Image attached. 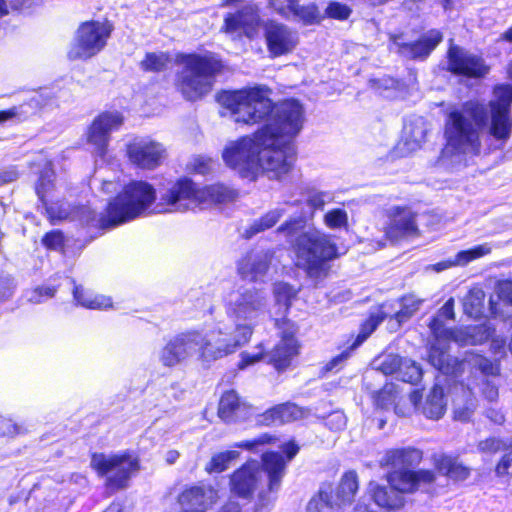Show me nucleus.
Wrapping results in <instances>:
<instances>
[{"mask_svg": "<svg viewBox=\"0 0 512 512\" xmlns=\"http://www.w3.org/2000/svg\"><path fill=\"white\" fill-rule=\"evenodd\" d=\"M272 89L264 84L221 90L217 101L236 121L247 125L264 123L252 136L240 137L222 153L225 164L251 181L260 173L281 180L293 169L296 151L293 138L301 131L304 110L294 98L278 104L272 98Z\"/></svg>", "mask_w": 512, "mask_h": 512, "instance_id": "1", "label": "nucleus"}, {"mask_svg": "<svg viewBox=\"0 0 512 512\" xmlns=\"http://www.w3.org/2000/svg\"><path fill=\"white\" fill-rule=\"evenodd\" d=\"M492 93L487 104L468 100L461 109L447 113L443 130L447 146L456 152L479 155L485 128L495 141L502 145L508 142L512 135V84H496Z\"/></svg>", "mask_w": 512, "mask_h": 512, "instance_id": "2", "label": "nucleus"}, {"mask_svg": "<svg viewBox=\"0 0 512 512\" xmlns=\"http://www.w3.org/2000/svg\"><path fill=\"white\" fill-rule=\"evenodd\" d=\"M280 451L268 450L261 454L260 463L247 460L229 475L230 492L242 499H251L258 488L260 471L267 478L266 488L260 491L252 512H267L282 485L289 463L297 456L300 445L295 439L282 443Z\"/></svg>", "mask_w": 512, "mask_h": 512, "instance_id": "3", "label": "nucleus"}, {"mask_svg": "<svg viewBox=\"0 0 512 512\" xmlns=\"http://www.w3.org/2000/svg\"><path fill=\"white\" fill-rule=\"evenodd\" d=\"M175 60L181 65L175 77V88L190 102L206 97L213 90L217 77L226 69L222 57L212 51L178 53Z\"/></svg>", "mask_w": 512, "mask_h": 512, "instance_id": "4", "label": "nucleus"}, {"mask_svg": "<svg viewBox=\"0 0 512 512\" xmlns=\"http://www.w3.org/2000/svg\"><path fill=\"white\" fill-rule=\"evenodd\" d=\"M157 202L155 187L145 180H130L110 198L99 217V227L111 229L133 221Z\"/></svg>", "mask_w": 512, "mask_h": 512, "instance_id": "5", "label": "nucleus"}, {"mask_svg": "<svg viewBox=\"0 0 512 512\" xmlns=\"http://www.w3.org/2000/svg\"><path fill=\"white\" fill-rule=\"evenodd\" d=\"M294 251L296 267L314 280L327 277L330 268L328 262L337 256V247L330 236L318 231L300 234L296 239Z\"/></svg>", "mask_w": 512, "mask_h": 512, "instance_id": "6", "label": "nucleus"}, {"mask_svg": "<svg viewBox=\"0 0 512 512\" xmlns=\"http://www.w3.org/2000/svg\"><path fill=\"white\" fill-rule=\"evenodd\" d=\"M90 458L92 470L100 477L106 476L104 485L110 494L126 489L141 469L140 458L129 450L110 456L94 452Z\"/></svg>", "mask_w": 512, "mask_h": 512, "instance_id": "7", "label": "nucleus"}, {"mask_svg": "<svg viewBox=\"0 0 512 512\" xmlns=\"http://www.w3.org/2000/svg\"><path fill=\"white\" fill-rule=\"evenodd\" d=\"M114 30V23L108 18L81 22L67 52L68 59L87 61L97 56L107 47Z\"/></svg>", "mask_w": 512, "mask_h": 512, "instance_id": "8", "label": "nucleus"}, {"mask_svg": "<svg viewBox=\"0 0 512 512\" xmlns=\"http://www.w3.org/2000/svg\"><path fill=\"white\" fill-rule=\"evenodd\" d=\"M191 333L195 336L196 342L193 344V351L198 353L199 360L210 363L232 355L248 344L254 333V328L250 324H237L232 337L215 340L206 338L198 330H191Z\"/></svg>", "mask_w": 512, "mask_h": 512, "instance_id": "9", "label": "nucleus"}, {"mask_svg": "<svg viewBox=\"0 0 512 512\" xmlns=\"http://www.w3.org/2000/svg\"><path fill=\"white\" fill-rule=\"evenodd\" d=\"M198 208V183L188 176L169 181L151 212L169 214Z\"/></svg>", "mask_w": 512, "mask_h": 512, "instance_id": "10", "label": "nucleus"}, {"mask_svg": "<svg viewBox=\"0 0 512 512\" xmlns=\"http://www.w3.org/2000/svg\"><path fill=\"white\" fill-rule=\"evenodd\" d=\"M445 70L450 74L467 80H480L490 73V65L478 54L464 47L450 43L446 51Z\"/></svg>", "mask_w": 512, "mask_h": 512, "instance_id": "11", "label": "nucleus"}, {"mask_svg": "<svg viewBox=\"0 0 512 512\" xmlns=\"http://www.w3.org/2000/svg\"><path fill=\"white\" fill-rule=\"evenodd\" d=\"M124 123L125 117L121 111H101L87 126L85 141L94 148L97 155L104 157L109 149L111 133L120 130Z\"/></svg>", "mask_w": 512, "mask_h": 512, "instance_id": "12", "label": "nucleus"}, {"mask_svg": "<svg viewBox=\"0 0 512 512\" xmlns=\"http://www.w3.org/2000/svg\"><path fill=\"white\" fill-rule=\"evenodd\" d=\"M431 335L437 341L445 343L455 342L459 346L477 345L488 341L495 333V328L489 325H477L474 327V334L461 327H444L442 319L431 317L428 322Z\"/></svg>", "mask_w": 512, "mask_h": 512, "instance_id": "13", "label": "nucleus"}, {"mask_svg": "<svg viewBox=\"0 0 512 512\" xmlns=\"http://www.w3.org/2000/svg\"><path fill=\"white\" fill-rule=\"evenodd\" d=\"M400 38V34L390 36V41L400 56L413 61H424L443 41V33L438 29H430L411 42H401Z\"/></svg>", "mask_w": 512, "mask_h": 512, "instance_id": "14", "label": "nucleus"}, {"mask_svg": "<svg viewBox=\"0 0 512 512\" xmlns=\"http://www.w3.org/2000/svg\"><path fill=\"white\" fill-rule=\"evenodd\" d=\"M264 38L267 51L271 58H277L291 53L298 44V36L287 25L275 20L264 24Z\"/></svg>", "mask_w": 512, "mask_h": 512, "instance_id": "15", "label": "nucleus"}, {"mask_svg": "<svg viewBox=\"0 0 512 512\" xmlns=\"http://www.w3.org/2000/svg\"><path fill=\"white\" fill-rule=\"evenodd\" d=\"M126 155L134 166L154 170L162 164L165 149L150 139H134L126 145Z\"/></svg>", "mask_w": 512, "mask_h": 512, "instance_id": "16", "label": "nucleus"}, {"mask_svg": "<svg viewBox=\"0 0 512 512\" xmlns=\"http://www.w3.org/2000/svg\"><path fill=\"white\" fill-rule=\"evenodd\" d=\"M388 223L384 228L387 239L398 241L407 237L420 235L416 223V214L410 212L406 206H394L387 213Z\"/></svg>", "mask_w": 512, "mask_h": 512, "instance_id": "17", "label": "nucleus"}, {"mask_svg": "<svg viewBox=\"0 0 512 512\" xmlns=\"http://www.w3.org/2000/svg\"><path fill=\"white\" fill-rule=\"evenodd\" d=\"M388 484L404 494L415 493L421 484H432L436 481V473L431 469H397L386 476Z\"/></svg>", "mask_w": 512, "mask_h": 512, "instance_id": "18", "label": "nucleus"}, {"mask_svg": "<svg viewBox=\"0 0 512 512\" xmlns=\"http://www.w3.org/2000/svg\"><path fill=\"white\" fill-rule=\"evenodd\" d=\"M195 337L191 330L182 332L170 339L162 348L160 361L165 367H175L190 357L193 351V344H196Z\"/></svg>", "mask_w": 512, "mask_h": 512, "instance_id": "19", "label": "nucleus"}, {"mask_svg": "<svg viewBox=\"0 0 512 512\" xmlns=\"http://www.w3.org/2000/svg\"><path fill=\"white\" fill-rule=\"evenodd\" d=\"M301 352V343L277 341L266 352V363L278 374L285 373L295 366V362Z\"/></svg>", "mask_w": 512, "mask_h": 512, "instance_id": "20", "label": "nucleus"}, {"mask_svg": "<svg viewBox=\"0 0 512 512\" xmlns=\"http://www.w3.org/2000/svg\"><path fill=\"white\" fill-rule=\"evenodd\" d=\"M237 197V190L224 183L215 182L202 186L198 184V208L226 204Z\"/></svg>", "mask_w": 512, "mask_h": 512, "instance_id": "21", "label": "nucleus"}, {"mask_svg": "<svg viewBox=\"0 0 512 512\" xmlns=\"http://www.w3.org/2000/svg\"><path fill=\"white\" fill-rule=\"evenodd\" d=\"M423 459V452L415 447H403L388 449L382 460L381 466L393 470L411 469L418 466Z\"/></svg>", "mask_w": 512, "mask_h": 512, "instance_id": "22", "label": "nucleus"}, {"mask_svg": "<svg viewBox=\"0 0 512 512\" xmlns=\"http://www.w3.org/2000/svg\"><path fill=\"white\" fill-rule=\"evenodd\" d=\"M434 472L453 482H462L470 477L471 469L458 460V457L441 454L433 458Z\"/></svg>", "mask_w": 512, "mask_h": 512, "instance_id": "23", "label": "nucleus"}, {"mask_svg": "<svg viewBox=\"0 0 512 512\" xmlns=\"http://www.w3.org/2000/svg\"><path fill=\"white\" fill-rule=\"evenodd\" d=\"M301 414L300 408L291 402L274 405L257 417L260 426H273L295 421Z\"/></svg>", "mask_w": 512, "mask_h": 512, "instance_id": "24", "label": "nucleus"}, {"mask_svg": "<svg viewBox=\"0 0 512 512\" xmlns=\"http://www.w3.org/2000/svg\"><path fill=\"white\" fill-rule=\"evenodd\" d=\"M207 492L204 485H189L177 495L181 512H206Z\"/></svg>", "mask_w": 512, "mask_h": 512, "instance_id": "25", "label": "nucleus"}, {"mask_svg": "<svg viewBox=\"0 0 512 512\" xmlns=\"http://www.w3.org/2000/svg\"><path fill=\"white\" fill-rule=\"evenodd\" d=\"M371 497L377 506L387 512L400 510L406 504L404 495L390 485H375L371 490Z\"/></svg>", "mask_w": 512, "mask_h": 512, "instance_id": "26", "label": "nucleus"}, {"mask_svg": "<svg viewBox=\"0 0 512 512\" xmlns=\"http://www.w3.org/2000/svg\"><path fill=\"white\" fill-rule=\"evenodd\" d=\"M245 13L242 9L234 13H227L224 16L223 24L220 31L226 34H233L239 30H243V34L248 39H253L258 31L259 20H244Z\"/></svg>", "mask_w": 512, "mask_h": 512, "instance_id": "27", "label": "nucleus"}, {"mask_svg": "<svg viewBox=\"0 0 512 512\" xmlns=\"http://www.w3.org/2000/svg\"><path fill=\"white\" fill-rule=\"evenodd\" d=\"M428 358L431 365L444 374H458L464 370L463 359L449 357L445 348L431 346Z\"/></svg>", "mask_w": 512, "mask_h": 512, "instance_id": "28", "label": "nucleus"}, {"mask_svg": "<svg viewBox=\"0 0 512 512\" xmlns=\"http://www.w3.org/2000/svg\"><path fill=\"white\" fill-rule=\"evenodd\" d=\"M269 269V262L261 257L246 253L238 262L237 271L242 279L257 281L259 277L265 275Z\"/></svg>", "mask_w": 512, "mask_h": 512, "instance_id": "29", "label": "nucleus"}, {"mask_svg": "<svg viewBox=\"0 0 512 512\" xmlns=\"http://www.w3.org/2000/svg\"><path fill=\"white\" fill-rule=\"evenodd\" d=\"M72 282L74 284L72 291L73 300L75 301L76 305L90 310H105L113 307V301L111 297L104 295L88 297L86 296L85 291L81 285L76 284L74 280Z\"/></svg>", "mask_w": 512, "mask_h": 512, "instance_id": "30", "label": "nucleus"}, {"mask_svg": "<svg viewBox=\"0 0 512 512\" xmlns=\"http://www.w3.org/2000/svg\"><path fill=\"white\" fill-rule=\"evenodd\" d=\"M463 361L464 364H469L471 368L479 371L486 377H497L500 375L501 367L499 360H492L482 354L474 351H468L466 352Z\"/></svg>", "mask_w": 512, "mask_h": 512, "instance_id": "31", "label": "nucleus"}, {"mask_svg": "<svg viewBox=\"0 0 512 512\" xmlns=\"http://www.w3.org/2000/svg\"><path fill=\"white\" fill-rule=\"evenodd\" d=\"M240 406L238 394L234 390H227L220 397L217 415L225 423H232L237 418Z\"/></svg>", "mask_w": 512, "mask_h": 512, "instance_id": "32", "label": "nucleus"}, {"mask_svg": "<svg viewBox=\"0 0 512 512\" xmlns=\"http://www.w3.org/2000/svg\"><path fill=\"white\" fill-rule=\"evenodd\" d=\"M445 411L444 394L440 387L435 386L428 394L422 406V413L428 419L439 420L445 414Z\"/></svg>", "mask_w": 512, "mask_h": 512, "instance_id": "33", "label": "nucleus"}, {"mask_svg": "<svg viewBox=\"0 0 512 512\" xmlns=\"http://www.w3.org/2000/svg\"><path fill=\"white\" fill-rule=\"evenodd\" d=\"M170 60L166 52H146L139 66L145 73H161L168 68Z\"/></svg>", "mask_w": 512, "mask_h": 512, "instance_id": "34", "label": "nucleus"}, {"mask_svg": "<svg viewBox=\"0 0 512 512\" xmlns=\"http://www.w3.org/2000/svg\"><path fill=\"white\" fill-rule=\"evenodd\" d=\"M67 236L61 229H51L41 237V245L47 251L65 253L67 248Z\"/></svg>", "mask_w": 512, "mask_h": 512, "instance_id": "35", "label": "nucleus"}, {"mask_svg": "<svg viewBox=\"0 0 512 512\" xmlns=\"http://www.w3.org/2000/svg\"><path fill=\"white\" fill-rule=\"evenodd\" d=\"M239 453L235 450H226L214 454L205 466V471L209 474L222 473L228 469L231 461L235 460Z\"/></svg>", "mask_w": 512, "mask_h": 512, "instance_id": "36", "label": "nucleus"}, {"mask_svg": "<svg viewBox=\"0 0 512 512\" xmlns=\"http://www.w3.org/2000/svg\"><path fill=\"white\" fill-rule=\"evenodd\" d=\"M388 318V315L382 311L370 314L361 324L360 332L354 338V349L362 344L378 327L380 323Z\"/></svg>", "mask_w": 512, "mask_h": 512, "instance_id": "37", "label": "nucleus"}, {"mask_svg": "<svg viewBox=\"0 0 512 512\" xmlns=\"http://www.w3.org/2000/svg\"><path fill=\"white\" fill-rule=\"evenodd\" d=\"M274 327L278 330V341L300 343L297 338L298 325L284 316L273 320Z\"/></svg>", "mask_w": 512, "mask_h": 512, "instance_id": "38", "label": "nucleus"}, {"mask_svg": "<svg viewBox=\"0 0 512 512\" xmlns=\"http://www.w3.org/2000/svg\"><path fill=\"white\" fill-rule=\"evenodd\" d=\"M280 218V213L276 210L268 211L259 219L255 220L244 232L245 238L249 239L254 235L272 228Z\"/></svg>", "mask_w": 512, "mask_h": 512, "instance_id": "39", "label": "nucleus"}, {"mask_svg": "<svg viewBox=\"0 0 512 512\" xmlns=\"http://www.w3.org/2000/svg\"><path fill=\"white\" fill-rule=\"evenodd\" d=\"M291 14L303 25L319 24L323 20V15L315 3L300 5Z\"/></svg>", "mask_w": 512, "mask_h": 512, "instance_id": "40", "label": "nucleus"}, {"mask_svg": "<svg viewBox=\"0 0 512 512\" xmlns=\"http://www.w3.org/2000/svg\"><path fill=\"white\" fill-rule=\"evenodd\" d=\"M280 438L273 433L265 432L253 439L244 440L235 443L234 447L248 450L251 452H257L260 446H273L279 442Z\"/></svg>", "mask_w": 512, "mask_h": 512, "instance_id": "41", "label": "nucleus"}, {"mask_svg": "<svg viewBox=\"0 0 512 512\" xmlns=\"http://www.w3.org/2000/svg\"><path fill=\"white\" fill-rule=\"evenodd\" d=\"M485 294L481 290L469 291L463 302L464 313L472 318L478 317L483 308Z\"/></svg>", "mask_w": 512, "mask_h": 512, "instance_id": "42", "label": "nucleus"}, {"mask_svg": "<svg viewBox=\"0 0 512 512\" xmlns=\"http://www.w3.org/2000/svg\"><path fill=\"white\" fill-rule=\"evenodd\" d=\"M54 186L52 173L47 171L41 172L35 183L34 190L42 205H46L49 201L48 197L54 190Z\"/></svg>", "mask_w": 512, "mask_h": 512, "instance_id": "43", "label": "nucleus"}, {"mask_svg": "<svg viewBox=\"0 0 512 512\" xmlns=\"http://www.w3.org/2000/svg\"><path fill=\"white\" fill-rule=\"evenodd\" d=\"M332 495L325 490H319L308 502L307 512H324L326 508H332Z\"/></svg>", "mask_w": 512, "mask_h": 512, "instance_id": "44", "label": "nucleus"}, {"mask_svg": "<svg viewBox=\"0 0 512 512\" xmlns=\"http://www.w3.org/2000/svg\"><path fill=\"white\" fill-rule=\"evenodd\" d=\"M274 295L278 303L282 302L288 312L292 306V301L296 298L297 291L289 283L281 282L275 287Z\"/></svg>", "mask_w": 512, "mask_h": 512, "instance_id": "45", "label": "nucleus"}, {"mask_svg": "<svg viewBox=\"0 0 512 512\" xmlns=\"http://www.w3.org/2000/svg\"><path fill=\"white\" fill-rule=\"evenodd\" d=\"M495 473L498 477L512 476V441L504 447L503 455L495 466Z\"/></svg>", "mask_w": 512, "mask_h": 512, "instance_id": "46", "label": "nucleus"}, {"mask_svg": "<svg viewBox=\"0 0 512 512\" xmlns=\"http://www.w3.org/2000/svg\"><path fill=\"white\" fill-rule=\"evenodd\" d=\"M396 398L395 387L392 383H386L381 389L375 392V405L381 409H387L393 404Z\"/></svg>", "mask_w": 512, "mask_h": 512, "instance_id": "47", "label": "nucleus"}, {"mask_svg": "<svg viewBox=\"0 0 512 512\" xmlns=\"http://www.w3.org/2000/svg\"><path fill=\"white\" fill-rule=\"evenodd\" d=\"M260 351L258 353H248L242 352L240 354V359L236 364L238 370H245L246 368L253 366L264 359H266V351L264 348V344L261 342L256 346Z\"/></svg>", "mask_w": 512, "mask_h": 512, "instance_id": "48", "label": "nucleus"}, {"mask_svg": "<svg viewBox=\"0 0 512 512\" xmlns=\"http://www.w3.org/2000/svg\"><path fill=\"white\" fill-rule=\"evenodd\" d=\"M497 301L506 307L512 306V279H500L495 283Z\"/></svg>", "mask_w": 512, "mask_h": 512, "instance_id": "49", "label": "nucleus"}, {"mask_svg": "<svg viewBox=\"0 0 512 512\" xmlns=\"http://www.w3.org/2000/svg\"><path fill=\"white\" fill-rule=\"evenodd\" d=\"M488 252V248H485L482 245H477L473 248L459 251L454 259L457 261V265H466L469 262L484 256Z\"/></svg>", "mask_w": 512, "mask_h": 512, "instance_id": "50", "label": "nucleus"}, {"mask_svg": "<svg viewBox=\"0 0 512 512\" xmlns=\"http://www.w3.org/2000/svg\"><path fill=\"white\" fill-rule=\"evenodd\" d=\"M352 349V346L342 351L339 355L333 357L330 359L320 370L321 376H325L330 372H338L340 371L344 366L346 361L350 357V350Z\"/></svg>", "mask_w": 512, "mask_h": 512, "instance_id": "51", "label": "nucleus"}, {"mask_svg": "<svg viewBox=\"0 0 512 512\" xmlns=\"http://www.w3.org/2000/svg\"><path fill=\"white\" fill-rule=\"evenodd\" d=\"M350 8L337 1H332L328 4L323 15L325 17L336 20H346L350 16Z\"/></svg>", "mask_w": 512, "mask_h": 512, "instance_id": "52", "label": "nucleus"}, {"mask_svg": "<svg viewBox=\"0 0 512 512\" xmlns=\"http://www.w3.org/2000/svg\"><path fill=\"white\" fill-rule=\"evenodd\" d=\"M507 444L508 442H505L502 439L490 436L479 441L477 448L482 453L495 454L499 451H504V447H506Z\"/></svg>", "mask_w": 512, "mask_h": 512, "instance_id": "53", "label": "nucleus"}, {"mask_svg": "<svg viewBox=\"0 0 512 512\" xmlns=\"http://www.w3.org/2000/svg\"><path fill=\"white\" fill-rule=\"evenodd\" d=\"M16 290V283L12 276L0 274V303L10 300Z\"/></svg>", "mask_w": 512, "mask_h": 512, "instance_id": "54", "label": "nucleus"}, {"mask_svg": "<svg viewBox=\"0 0 512 512\" xmlns=\"http://www.w3.org/2000/svg\"><path fill=\"white\" fill-rule=\"evenodd\" d=\"M57 287L55 286H37L31 290L30 301L33 303H41L46 299L56 295Z\"/></svg>", "mask_w": 512, "mask_h": 512, "instance_id": "55", "label": "nucleus"}, {"mask_svg": "<svg viewBox=\"0 0 512 512\" xmlns=\"http://www.w3.org/2000/svg\"><path fill=\"white\" fill-rule=\"evenodd\" d=\"M325 222L332 229L340 228L347 223V214L342 209H332L326 213Z\"/></svg>", "mask_w": 512, "mask_h": 512, "instance_id": "56", "label": "nucleus"}, {"mask_svg": "<svg viewBox=\"0 0 512 512\" xmlns=\"http://www.w3.org/2000/svg\"><path fill=\"white\" fill-rule=\"evenodd\" d=\"M418 310V306L416 303L411 304H403L401 308L390 316V319H394L398 326L407 322Z\"/></svg>", "mask_w": 512, "mask_h": 512, "instance_id": "57", "label": "nucleus"}, {"mask_svg": "<svg viewBox=\"0 0 512 512\" xmlns=\"http://www.w3.org/2000/svg\"><path fill=\"white\" fill-rule=\"evenodd\" d=\"M370 86L375 92L382 93L386 90L395 89L398 86V81L392 77L384 76L382 78L372 79Z\"/></svg>", "mask_w": 512, "mask_h": 512, "instance_id": "58", "label": "nucleus"}, {"mask_svg": "<svg viewBox=\"0 0 512 512\" xmlns=\"http://www.w3.org/2000/svg\"><path fill=\"white\" fill-rule=\"evenodd\" d=\"M400 359L395 356L386 357L380 364L379 369L385 375H392L400 369Z\"/></svg>", "mask_w": 512, "mask_h": 512, "instance_id": "59", "label": "nucleus"}, {"mask_svg": "<svg viewBox=\"0 0 512 512\" xmlns=\"http://www.w3.org/2000/svg\"><path fill=\"white\" fill-rule=\"evenodd\" d=\"M439 319L444 318L446 320H455V301L453 297H450L438 310Z\"/></svg>", "mask_w": 512, "mask_h": 512, "instance_id": "60", "label": "nucleus"}, {"mask_svg": "<svg viewBox=\"0 0 512 512\" xmlns=\"http://www.w3.org/2000/svg\"><path fill=\"white\" fill-rule=\"evenodd\" d=\"M45 208V214L47 217L48 222L51 225H55L57 222L63 221L67 218V214L61 211H56L54 207L49 205V201L46 205H43Z\"/></svg>", "mask_w": 512, "mask_h": 512, "instance_id": "61", "label": "nucleus"}, {"mask_svg": "<svg viewBox=\"0 0 512 512\" xmlns=\"http://www.w3.org/2000/svg\"><path fill=\"white\" fill-rule=\"evenodd\" d=\"M350 479H352V472H346L342 479H341V482L339 483V486L338 488L336 489V496L342 501L344 502L345 501V493H346V489L348 490V492H352V485L350 484Z\"/></svg>", "mask_w": 512, "mask_h": 512, "instance_id": "62", "label": "nucleus"}, {"mask_svg": "<svg viewBox=\"0 0 512 512\" xmlns=\"http://www.w3.org/2000/svg\"><path fill=\"white\" fill-rule=\"evenodd\" d=\"M20 176L17 166L0 171V186L16 181Z\"/></svg>", "mask_w": 512, "mask_h": 512, "instance_id": "63", "label": "nucleus"}, {"mask_svg": "<svg viewBox=\"0 0 512 512\" xmlns=\"http://www.w3.org/2000/svg\"><path fill=\"white\" fill-rule=\"evenodd\" d=\"M481 393L485 399L494 402L498 399V387L490 381H485L481 389Z\"/></svg>", "mask_w": 512, "mask_h": 512, "instance_id": "64", "label": "nucleus"}]
</instances>
